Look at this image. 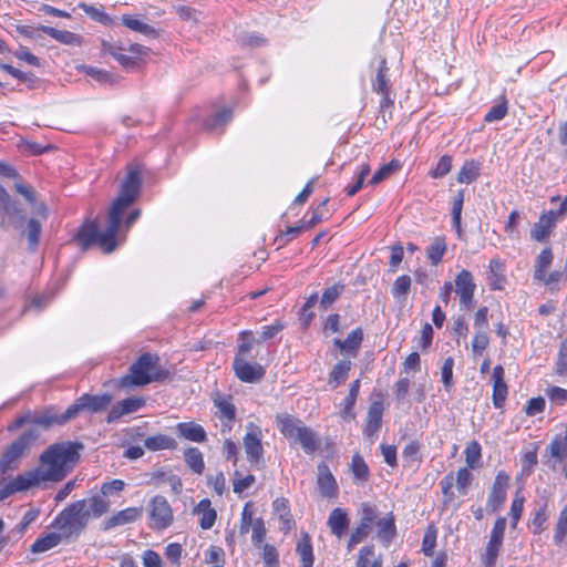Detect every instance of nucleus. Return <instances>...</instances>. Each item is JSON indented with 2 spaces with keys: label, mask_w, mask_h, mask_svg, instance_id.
I'll list each match as a JSON object with an SVG mask.
<instances>
[{
  "label": "nucleus",
  "mask_w": 567,
  "mask_h": 567,
  "mask_svg": "<svg viewBox=\"0 0 567 567\" xmlns=\"http://www.w3.org/2000/svg\"><path fill=\"white\" fill-rule=\"evenodd\" d=\"M142 186V172L138 167H130L120 187L118 195L109 208L105 228L102 230L96 220L86 221L78 231L76 239L83 249L97 245L110 254L118 245L117 235L126 209L136 200Z\"/></svg>",
  "instance_id": "nucleus-1"
},
{
  "label": "nucleus",
  "mask_w": 567,
  "mask_h": 567,
  "mask_svg": "<svg viewBox=\"0 0 567 567\" xmlns=\"http://www.w3.org/2000/svg\"><path fill=\"white\" fill-rule=\"evenodd\" d=\"M82 449L83 444L78 442L55 443L47 449L40 456V466L30 471L38 486L42 482L62 481L79 461Z\"/></svg>",
  "instance_id": "nucleus-2"
},
{
  "label": "nucleus",
  "mask_w": 567,
  "mask_h": 567,
  "mask_svg": "<svg viewBox=\"0 0 567 567\" xmlns=\"http://www.w3.org/2000/svg\"><path fill=\"white\" fill-rule=\"evenodd\" d=\"M110 503L101 495L76 501L65 507L54 519L55 527L65 538L78 537L91 517H100L107 512Z\"/></svg>",
  "instance_id": "nucleus-3"
},
{
  "label": "nucleus",
  "mask_w": 567,
  "mask_h": 567,
  "mask_svg": "<svg viewBox=\"0 0 567 567\" xmlns=\"http://www.w3.org/2000/svg\"><path fill=\"white\" fill-rule=\"evenodd\" d=\"M169 372L159 365V358L156 354L144 353L132 363L128 373L121 377L118 386L132 388L143 386L152 382L166 379Z\"/></svg>",
  "instance_id": "nucleus-4"
},
{
  "label": "nucleus",
  "mask_w": 567,
  "mask_h": 567,
  "mask_svg": "<svg viewBox=\"0 0 567 567\" xmlns=\"http://www.w3.org/2000/svg\"><path fill=\"white\" fill-rule=\"evenodd\" d=\"M39 437V432L35 429L24 431L17 440H14L3 452L0 460V471L7 472L17 466L20 458L31 447V445Z\"/></svg>",
  "instance_id": "nucleus-5"
},
{
  "label": "nucleus",
  "mask_w": 567,
  "mask_h": 567,
  "mask_svg": "<svg viewBox=\"0 0 567 567\" xmlns=\"http://www.w3.org/2000/svg\"><path fill=\"white\" fill-rule=\"evenodd\" d=\"M472 480L473 475L467 467H461L455 477L453 473L445 475L440 482L444 496L443 504L446 506L454 501L455 495L452 491L454 484L456 485L458 493L465 495Z\"/></svg>",
  "instance_id": "nucleus-6"
},
{
  "label": "nucleus",
  "mask_w": 567,
  "mask_h": 567,
  "mask_svg": "<svg viewBox=\"0 0 567 567\" xmlns=\"http://www.w3.org/2000/svg\"><path fill=\"white\" fill-rule=\"evenodd\" d=\"M112 401L110 394L102 395H81L73 404L66 409V419H75L81 411L101 412L105 410Z\"/></svg>",
  "instance_id": "nucleus-7"
},
{
  "label": "nucleus",
  "mask_w": 567,
  "mask_h": 567,
  "mask_svg": "<svg viewBox=\"0 0 567 567\" xmlns=\"http://www.w3.org/2000/svg\"><path fill=\"white\" fill-rule=\"evenodd\" d=\"M151 526L155 529H165L173 522V509L164 496L157 495L150 502Z\"/></svg>",
  "instance_id": "nucleus-8"
},
{
  "label": "nucleus",
  "mask_w": 567,
  "mask_h": 567,
  "mask_svg": "<svg viewBox=\"0 0 567 567\" xmlns=\"http://www.w3.org/2000/svg\"><path fill=\"white\" fill-rule=\"evenodd\" d=\"M506 528V518L498 517L495 520L493 529L489 535V540L485 547V554L483 556L484 564L487 567L494 566L496 558L498 556L499 549L503 544V538Z\"/></svg>",
  "instance_id": "nucleus-9"
},
{
  "label": "nucleus",
  "mask_w": 567,
  "mask_h": 567,
  "mask_svg": "<svg viewBox=\"0 0 567 567\" xmlns=\"http://www.w3.org/2000/svg\"><path fill=\"white\" fill-rule=\"evenodd\" d=\"M475 289L473 275L468 270L463 269L456 275L455 292L460 296L462 308L470 310L473 307Z\"/></svg>",
  "instance_id": "nucleus-10"
},
{
  "label": "nucleus",
  "mask_w": 567,
  "mask_h": 567,
  "mask_svg": "<svg viewBox=\"0 0 567 567\" xmlns=\"http://www.w3.org/2000/svg\"><path fill=\"white\" fill-rule=\"evenodd\" d=\"M235 375L243 382L256 383L259 382L266 371L262 365L258 363H250L241 355H235L233 362Z\"/></svg>",
  "instance_id": "nucleus-11"
},
{
  "label": "nucleus",
  "mask_w": 567,
  "mask_h": 567,
  "mask_svg": "<svg viewBox=\"0 0 567 567\" xmlns=\"http://www.w3.org/2000/svg\"><path fill=\"white\" fill-rule=\"evenodd\" d=\"M509 476L504 471H499L494 480L487 498V508L496 512L505 502L507 488L509 486Z\"/></svg>",
  "instance_id": "nucleus-12"
},
{
  "label": "nucleus",
  "mask_w": 567,
  "mask_h": 567,
  "mask_svg": "<svg viewBox=\"0 0 567 567\" xmlns=\"http://www.w3.org/2000/svg\"><path fill=\"white\" fill-rule=\"evenodd\" d=\"M0 226L4 229L8 227L18 228L24 221L22 210L19 208L18 204L11 199L9 194L0 204Z\"/></svg>",
  "instance_id": "nucleus-13"
},
{
  "label": "nucleus",
  "mask_w": 567,
  "mask_h": 567,
  "mask_svg": "<svg viewBox=\"0 0 567 567\" xmlns=\"http://www.w3.org/2000/svg\"><path fill=\"white\" fill-rule=\"evenodd\" d=\"M35 486H38L35 475L27 471L0 487V501H3L14 493L24 492Z\"/></svg>",
  "instance_id": "nucleus-14"
},
{
  "label": "nucleus",
  "mask_w": 567,
  "mask_h": 567,
  "mask_svg": "<svg viewBox=\"0 0 567 567\" xmlns=\"http://www.w3.org/2000/svg\"><path fill=\"white\" fill-rule=\"evenodd\" d=\"M261 437V430L258 426H251V430L244 436L245 452L251 464H257L262 458L264 449Z\"/></svg>",
  "instance_id": "nucleus-15"
},
{
  "label": "nucleus",
  "mask_w": 567,
  "mask_h": 567,
  "mask_svg": "<svg viewBox=\"0 0 567 567\" xmlns=\"http://www.w3.org/2000/svg\"><path fill=\"white\" fill-rule=\"evenodd\" d=\"M371 65L375 66V75L371 79L372 90L375 93H386L391 91V81L385 58L378 56L373 59Z\"/></svg>",
  "instance_id": "nucleus-16"
},
{
  "label": "nucleus",
  "mask_w": 567,
  "mask_h": 567,
  "mask_svg": "<svg viewBox=\"0 0 567 567\" xmlns=\"http://www.w3.org/2000/svg\"><path fill=\"white\" fill-rule=\"evenodd\" d=\"M144 405H145L144 398H137V396L126 398L112 406V409L110 410V412L106 416V422L113 423L124 415H127V414L138 411Z\"/></svg>",
  "instance_id": "nucleus-17"
},
{
  "label": "nucleus",
  "mask_w": 567,
  "mask_h": 567,
  "mask_svg": "<svg viewBox=\"0 0 567 567\" xmlns=\"http://www.w3.org/2000/svg\"><path fill=\"white\" fill-rule=\"evenodd\" d=\"M504 377H505L504 368L502 365H496L493 369V374H492V379H493L492 400H493V405L496 409H502L504 406L506 398H507V393H508V388H507Z\"/></svg>",
  "instance_id": "nucleus-18"
},
{
  "label": "nucleus",
  "mask_w": 567,
  "mask_h": 567,
  "mask_svg": "<svg viewBox=\"0 0 567 567\" xmlns=\"http://www.w3.org/2000/svg\"><path fill=\"white\" fill-rule=\"evenodd\" d=\"M175 431L177 435L190 442L204 443L207 440L205 429L195 422H181L176 424Z\"/></svg>",
  "instance_id": "nucleus-19"
},
{
  "label": "nucleus",
  "mask_w": 567,
  "mask_h": 567,
  "mask_svg": "<svg viewBox=\"0 0 567 567\" xmlns=\"http://www.w3.org/2000/svg\"><path fill=\"white\" fill-rule=\"evenodd\" d=\"M70 420L71 419H66V411L62 414H58L53 408H49L45 411L31 416V424L41 426L43 429H50L55 424H65Z\"/></svg>",
  "instance_id": "nucleus-20"
},
{
  "label": "nucleus",
  "mask_w": 567,
  "mask_h": 567,
  "mask_svg": "<svg viewBox=\"0 0 567 567\" xmlns=\"http://www.w3.org/2000/svg\"><path fill=\"white\" fill-rule=\"evenodd\" d=\"M383 415V405L381 402H373L368 410L367 423L364 426V434L368 437H373L381 429Z\"/></svg>",
  "instance_id": "nucleus-21"
},
{
  "label": "nucleus",
  "mask_w": 567,
  "mask_h": 567,
  "mask_svg": "<svg viewBox=\"0 0 567 567\" xmlns=\"http://www.w3.org/2000/svg\"><path fill=\"white\" fill-rule=\"evenodd\" d=\"M318 486L322 496L333 497L337 495L338 485L327 465L321 464L318 467Z\"/></svg>",
  "instance_id": "nucleus-22"
},
{
  "label": "nucleus",
  "mask_w": 567,
  "mask_h": 567,
  "mask_svg": "<svg viewBox=\"0 0 567 567\" xmlns=\"http://www.w3.org/2000/svg\"><path fill=\"white\" fill-rule=\"evenodd\" d=\"M276 423L280 433L288 440L293 441L303 423L290 414L284 413L276 416Z\"/></svg>",
  "instance_id": "nucleus-23"
},
{
  "label": "nucleus",
  "mask_w": 567,
  "mask_h": 567,
  "mask_svg": "<svg viewBox=\"0 0 567 567\" xmlns=\"http://www.w3.org/2000/svg\"><path fill=\"white\" fill-rule=\"evenodd\" d=\"M505 262L499 258H493L488 265V280L492 290H503L506 284L504 275Z\"/></svg>",
  "instance_id": "nucleus-24"
},
{
  "label": "nucleus",
  "mask_w": 567,
  "mask_h": 567,
  "mask_svg": "<svg viewBox=\"0 0 567 567\" xmlns=\"http://www.w3.org/2000/svg\"><path fill=\"white\" fill-rule=\"evenodd\" d=\"M194 514L199 516V525L203 529H210L217 518L216 511L208 498L202 499L194 508Z\"/></svg>",
  "instance_id": "nucleus-25"
},
{
  "label": "nucleus",
  "mask_w": 567,
  "mask_h": 567,
  "mask_svg": "<svg viewBox=\"0 0 567 567\" xmlns=\"http://www.w3.org/2000/svg\"><path fill=\"white\" fill-rule=\"evenodd\" d=\"M142 509L136 507H127L111 516L105 522V529H112L116 526H122L135 522L141 516Z\"/></svg>",
  "instance_id": "nucleus-26"
},
{
  "label": "nucleus",
  "mask_w": 567,
  "mask_h": 567,
  "mask_svg": "<svg viewBox=\"0 0 567 567\" xmlns=\"http://www.w3.org/2000/svg\"><path fill=\"white\" fill-rule=\"evenodd\" d=\"M302 567H312L315 563L311 538L308 533L302 532L296 546Z\"/></svg>",
  "instance_id": "nucleus-27"
},
{
  "label": "nucleus",
  "mask_w": 567,
  "mask_h": 567,
  "mask_svg": "<svg viewBox=\"0 0 567 567\" xmlns=\"http://www.w3.org/2000/svg\"><path fill=\"white\" fill-rule=\"evenodd\" d=\"M38 30H41L43 33L48 34L55 41L65 44V45H80L81 44V37L76 33H73L71 31L66 30H58L52 27L41 25L38 28Z\"/></svg>",
  "instance_id": "nucleus-28"
},
{
  "label": "nucleus",
  "mask_w": 567,
  "mask_h": 567,
  "mask_svg": "<svg viewBox=\"0 0 567 567\" xmlns=\"http://www.w3.org/2000/svg\"><path fill=\"white\" fill-rule=\"evenodd\" d=\"M328 526L333 535L342 537L349 526L348 515L342 508H334L328 517Z\"/></svg>",
  "instance_id": "nucleus-29"
},
{
  "label": "nucleus",
  "mask_w": 567,
  "mask_h": 567,
  "mask_svg": "<svg viewBox=\"0 0 567 567\" xmlns=\"http://www.w3.org/2000/svg\"><path fill=\"white\" fill-rule=\"evenodd\" d=\"M177 445L176 440L166 434H156L144 440V446L152 452L163 450L174 451L177 449Z\"/></svg>",
  "instance_id": "nucleus-30"
},
{
  "label": "nucleus",
  "mask_w": 567,
  "mask_h": 567,
  "mask_svg": "<svg viewBox=\"0 0 567 567\" xmlns=\"http://www.w3.org/2000/svg\"><path fill=\"white\" fill-rule=\"evenodd\" d=\"M233 112L230 109H223L215 114L208 116L204 121V127L208 132H223L224 127L231 121Z\"/></svg>",
  "instance_id": "nucleus-31"
},
{
  "label": "nucleus",
  "mask_w": 567,
  "mask_h": 567,
  "mask_svg": "<svg viewBox=\"0 0 567 567\" xmlns=\"http://www.w3.org/2000/svg\"><path fill=\"white\" fill-rule=\"evenodd\" d=\"M62 538H65L61 532L59 533H55V532H52V533H49L42 537H39L31 546V551L32 553H44V551H48L52 548H54L55 546H58Z\"/></svg>",
  "instance_id": "nucleus-32"
},
{
  "label": "nucleus",
  "mask_w": 567,
  "mask_h": 567,
  "mask_svg": "<svg viewBox=\"0 0 567 567\" xmlns=\"http://www.w3.org/2000/svg\"><path fill=\"white\" fill-rule=\"evenodd\" d=\"M293 442L299 443L306 453H312L319 447L315 432L305 425L297 433Z\"/></svg>",
  "instance_id": "nucleus-33"
},
{
  "label": "nucleus",
  "mask_w": 567,
  "mask_h": 567,
  "mask_svg": "<svg viewBox=\"0 0 567 567\" xmlns=\"http://www.w3.org/2000/svg\"><path fill=\"white\" fill-rule=\"evenodd\" d=\"M79 70L101 84H114L118 79L116 75L110 73L106 70L90 65H81Z\"/></svg>",
  "instance_id": "nucleus-34"
},
{
  "label": "nucleus",
  "mask_w": 567,
  "mask_h": 567,
  "mask_svg": "<svg viewBox=\"0 0 567 567\" xmlns=\"http://www.w3.org/2000/svg\"><path fill=\"white\" fill-rule=\"evenodd\" d=\"M184 460L187 466L196 474H203L205 470L203 453L197 447H188L184 452Z\"/></svg>",
  "instance_id": "nucleus-35"
},
{
  "label": "nucleus",
  "mask_w": 567,
  "mask_h": 567,
  "mask_svg": "<svg viewBox=\"0 0 567 567\" xmlns=\"http://www.w3.org/2000/svg\"><path fill=\"white\" fill-rule=\"evenodd\" d=\"M554 259L553 252L550 248H545L540 251V254L535 259V271H534V279L535 280H543L545 278V272L547 268L551 265Z\"/></svg>",
  "instance_id": "nucleus-36"
},
{
  "label": "nucleus",
  "mask_w": 567,
  "mask_h": 567,
  "mask_svg": "<svg viewBox=\"0 0 567 567\" xmlns=\"http://www.w3.org/2000/svg\"><path fill=\"white\" fill-rule=\"evenodd\" d=\"M122 23L130 30L142 33L146 37L156 35V30L152 25L141 21L136 17L124 14L122 17Z\"/></svg>",
  "instance_id": "nucleus-37"
},
{
  "label": "nucleus",
  "mask_w": 567,
  "mask_h": 567,
  "mask_svg": "<svg viewBox=\"0 0 567 567\" xmlns=\"http://www.w3.org/2000/svg\"><path fill=\"white\" fill-rule=\"evenodd\" d=\"M447 246L444 237H436L426 250L427 259L431 265L436 266L441 262L444 254L446 252Z\"/></svg>",
  "instance_id": "nucleus-38"
},
{
  "label": "nucleus",
  "mask_w": 567,
  "mask_h": 567,
  "mask_svg": "<svg viewBox=\"0 0 567 567\" xmlns=\"http://www.w3.org/2000/svg\"><path fill=\"white\" fill-rule=\"evenodd\" d=\"M362 340H363L362 329L357 328L348 334L346 340H343V341L336 340V344L339 349H341L343 351L353 352L360 348Z\"/></svg>",
  "instance_id": "nucleus-39"
},
{
  "label": "nucleus",
  "mask_w": 567,
  "mask_h": 567,
  "mask_svg": "<svg viewBox=\"0 0 567 567\" xmlns=\"http://www.w3.org/2000/svg\"><path fill=\"white\" fill-rule=\"evenodd\" d=\"M480 175V164L475 161H466L457 174V182L462 184H471L477 179Z\"/></svg>",
  "instance_id": "nucleus-40"
},
{
  "label": "nucleus",
  "mask_w": 567,
  "mask_h": 567,
  "mask_svg": "<svg viewBox=\"0 0 567 567\" xmlns=\"http://www.w3.org/2000/svg\"><path fill=\"white\" fill-rule=\"evenodd\" d=\"M79 8L84 11L91 19L97 21L104 25H109L112 23V18L103 10V7H95L87 3H80Z\"/></svg>",
  "instance_id": "nucleus-41"
},
{
  "label": "nucleus",
  "mask_w": 567,
  "mask_h": 567,
  "mask_svg": "<svg viewBox=\"0 0 567 567\" xmlns=\"http://www.w3.org/2000/svg\"><path fill=\"white\" fill-rule=\"evenodd\" d=\"M482 458V447L477 441H472L465 447V462L468 468H476Z\"/></svg>",
  "instance_id": "nucleus-42"
},
{
  "label": "nucleus",
  "mask_w": 567,
  "mask_h": 567,
  "mask_svg": "<svg viewBox=\"0 0 567 567\" xmlns=\"http://www.w3.org/2000/svg\"><path fill=\"white\" fill-rule=\"evenodd\" d=\"M374 558V548L373 546H363L359 550L357 567H382V561L380 559Z\"/></svg>",
  "instance_id": "nucleus-43"
},
{
  "label": "nucleus",
  "mask_w": 567,
  "mask_h": 567,
  "mask_svg": "<svg viewBox=\"0 0 567 567\" xmlns=\"http://www.w3.org/2000/svg\"><path fill=\"white\" fill-rule=\"evenodd\" d=\"M464 203V192L460 190L453 199L452 206V224L458 236L462 234L461 216Z\"/></svg>",
  "instance_id": "nucleus-44"
},
{
  "label": "nucleus",
  "mask_w": 567,
  "mask_h": 567,
  "mask_svg": "<svg viewBox=\"0 0 567 567\" xmlns=\"http://www.w3.org/2000/svg\"><path fill=\"white\" fill-rule=\"evenodd\" d=\"M351 471L355 480L367 482L369 478V467L360 454H354L351 461Z\"/></svg>",
  "instance_id": "nucleus-45"
},
{
  "label": "nucleus",
  "mask_w": 567,
  "mask_h": 567,
  "mask_svg": "<svg viewBox=\"0 0 567 567\" xmlns=\"http://www.w3.org/2000/svg\"><path fill=\"white\" fill-rule=\"evenodd\" d=\"M377 525L379 527V530H378L379 538L381 540H383L384 543H390V540L395 535V524H394L393 517L390 516V517L382 518V519L378 520Z\"/></svg>",
  "instance_id": "nucleus-46"
},
{
  "label": "nucleus",
  "mask_w": 567,
  "mask_h": 567,
  "mask_svg": "<svg viewBox=\"0 0 567 567\" xmlns=\"http://www.w3.org/2000/svg\"><path fill=\"white\" fill-rule=\"evenodd\" d=\"M41 224L34 218L29 219L27 224V237L31 250H35L40 241Z\"/></svg>",
  "instance_id": "nucleus-47"
},
{
  "label": "nucleus",
  "mask_w": 567,
  "mask_h": 567,
  "mask_svg": "<svg viewBox=\"0 0 567 567\" xmlns=\"http://www.w3.org/2000/svg\"><path fill=\"white\" fill-rule=\"evenodd\" d=\"M400 163L395 159L391 161L390 163L383 165L379 171H377L372 178L370 179V184L377 185L381 183L383 179L389 177L392 173L398 171L400 168Z\"/></svg>",
  "instance_id": "nucleus-48"
},
{
  "label": "nucleus",
  "mask_w": 567,
  "mask_h": 567,
  "mask_svg": "<svg viewBox=\"0 0 567 567\" xmlns=\"http://www.w3.org/2000/svg\"><path fill=\"white\" fill-rule=\"evenodd\" d=\"M553 227L554 226L549 225L545 218L539 217V220L534 224L530 230V236L537 241H544L548 237Z\"/></svg>",
  "instance_id": "nucleus-49"
},
{
  "label": "nucleus",
  "mask_w": 567,
  "mask_h": 567,
  "mask_svg": "<svg viewBox=\"0 0 567 567\" xmlns=\"http://www.w3.org/2000/svg\"><path fill=\"white\" fill-rule=\"evenodd\" d=\"M567 535V505L560 511L558 522L556 524L554 540L561 544Z\"/></svg>",
  "instance_id": "nucleus-50"
},
{
  "label": "nucleus",
  "mask_w": 567,
  "mask_h": 567,
  "mask_svg": "<svg viewBox=\"0 0 567 567\" xmlns=\"http://www.w3.org/2000/svg\"><path fill=\"white\" fill-rule=\"evenodd\" d=\"M489 338L487 330H475V334L472 341V350L475 354L481 355L487 348Z\"/></svg>",
  "instance_id": "nucleus-51"
},
{
  "label": "nucleus",
  "mask_w": 567,
  "mask_h": 567,
  "mask_svg": "<svg viewBox=\"0 0 567 567\" xmlns=\"http://www.w3.org/2000/svg\"><path fill=\"white\" fill-rule=\"evenodd\" d=\"M436 545V529L434 526H430L424 534L422 542V551L425 556H433L434 548Z\"/></svg>",
  "instance_id": "nucleus-52"
},
{
  "label": "nucleus",
  "mask_w": 567,
  "mask_h": 567,
  "mask_svg": "<svg viewBox=\"0 0 567 567\" xmlns=\"http://www.w3.org/2000/svg\"><path fill=\"white\" fill-rule=\"evenodd\" d=\"M351 368V362L348 360L339 361L331 371V379L337 382V384L346 381L348 378V373Z\"/></svg>",
  "instance_id": "nucleus-53"
},
{
  "label": "nucleus",
  "mask_w": 567,
  "mask_h": 567,
  "mask_svg": "<svg viewBox=\"0 0 567 567\" xmlns=\"http://www.w3.org/2000/svg\"><path fill=\"white\" fill-rule=\"evenodd\" d=\"M453 367H454V360L452 357H449L445 359V361L441 368L442 382L444 384L445 390H447V391H450L454 384Z\"/></svg>",
  "instance_id": "nucleus-54"
},
{
  "label": "nucleus",
  "mask_w": 567,
  "mask_h": 567,
  "mask_svg": "<svg viewBox=\"0 0 567 567\" xmlns=\"http://www.w3.org/2000/svg\"><path fill=\"white\" fill-rule=\"evenodd\" d=\"M369 173H370L369 164H367V163L362 164L358 172L355 183L346 188L348 196L351 197V196L355 195L361 189L363 182H364L365 177L369 175Z\"/></svg>",
  "instance_id": "nucleus-55"
},
{
  "label": "nucleus",
  "mask_w": 567,
  "mask_h": 567,
  "mask_svg": "<svg viewBox=\"0 0 567 567\" xmlns=\"http://www.w3.org/2000/svg\"><path fill=\"white\" fill-rule=\"evenodd\" d=\"M343 287L342 286H332L327 288L321 297L320 306L323 310H326L331 303H333L340 296Z\"/></svg>",
  "instance_id": "nucleus-56"
},
{
  "label": "nucleus",
  "mask_w": 567,
  "mask_h": 567,
  "mask_svg": "<svg viewBox=\"0 0 567 567\" xmlns=\"http://www.w3.org/2000/svg\"><path fill=\"white\" fill-rule=\"evenodd\" d=\"M359 390H360V380H354L351 384H350V389H349V394L348 396L344 400V410H343V413L346 415L350 414L354 404H355V401L358 399V395H359Z\"/></svg>",
  "instance_id": "nucleus-57"
},
{
  "label": "nucleus",
  "mask_w": 567,
  "mask_h": 567,
  "mask_svg": "<svg viewBox=\"0 0 567 567\" xmlns=\"http://www.w3.org/2000/svg\"><path fill=\"white\" fill-rule=\"evenodd\" d=\"M411 288V278L408 275L398 277L392 287V293L394 297H402L408 295Z\"/></svg>",
  "instance_id": "nucleus-58"
},
{
  "label": "nucleus",
  "mask_w": 567,
  "mask_h": 567,
  "mask_svg": "<svg viewBox=\"0 0 567 567\" xmlns=\"http://www.w3.org/2000/svg\"><path fill=\"white\" fill-rule=\"evenodd\" d=\"M507 114V103L503 101L491 107V110L486 113L484 121L485 122H495L503 120Z\"/></svg>",
  "instance_id": "nucleus-59"
},
{
  "label": "nucleus",
  "mask_w": 567,
  "mask_h": 567,
  "mask_svg": "<svg viewBox=\"0 0 567 567\" xmlns=\"http://www.w3.org/2000/svg\"><path fill=\"white\" fill-rule=\"evenodd\" d=\"M452 168V157L449 156V155H443L435 168L432 171L431 175L433 178H441L443 176H445L447 173H450Z\"/></svg>",
  "instance_id": "nucleus-60"
},
{
  "label": "nucleus",
  "mask_w": 567,
  "mask_h": 567,
  "mask_svg": "<svg viewBox=\"0 0 567 567\" xmlns=\"http://www.w3.org/2000/svg\"><path fill=\"white\" fill-rule=\"evenodd\" d=\"M285 328V324L280 320H276L274 323L269 326H264L260 332L259 341H267L275 338L279 332H281Z\"/></svg>",
  "instance_id": "nucleus-61"
},
{
  "label": "nucleus",
  "mask_w": 567,
  "mask_h": 567,
  "mask_svg": "<svg viewBox=\"0 0 567 567\" xmlns=\"http://www.w3.org/2000/svg\"><path fill=\"white\" fill-rule=\"evenodd\" d=\"M548 399L558 405H564L567 402V390L559 386H549L546 389Z\"/></svg>",
  "instance_id": "nucleus-62"
},
{
  "label": "nucleus",
  "mask_w": 567,
  "mask_h": 567,
  "mask_svg": "<svg viewBox=\"0 0 567 567\" xmlns=\"http://www.w3.org/2000/svg\"><path fill=\"white\" fill-rule=\"evenodd\" d=\"M183 548L178 543H171L165 547L166 558L175 566H179Z\"/></svg>",
  "instance_id": "nucleus-63"
},
{
  "label": "nucleus",
  "mask_w": 567,
  "mask_h": 567,
  "mask_svg": "<svg viewBox=\"0 0 567 567\" xmlns=\"http://www.w3.org/2000/svg\"><path fill=\"white\" fill-rule=\"evenodd\" d=\"M556 373L559 375L567 374V340L561 342L559 348L557 361H556Z\"/></svg>",
  "instance_id": "nucleus-64"
}]
</instances>
